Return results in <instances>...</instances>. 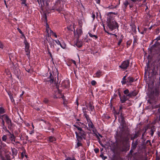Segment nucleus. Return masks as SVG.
Masks as SVG:
<instances>
[{"label": "nucleus", "instance_id": "nucleus-5", "mask_svg": "<svg viewBox=\"0 0 160 160\" xmlns=\"http://www.w3.org/2000/svg\"><path fill=\"white\" fill-rule=\"evenodd\" d=\"M123 93L125 95H127L129 98H132L133 97L136 96L138 92L136 90L129 92V90L127 89L123 91Z\"/></svg>", "mask_w": 160, "mask_h": 160}, {"label": "nucleus", "instance_id": "nucleus-24", "mask_svg": "<svg viewBox=\"0 0 160 160\" xmlns=\"http://www.w3.org/2000/svg\"><path fill=\"white\" fill-rule=\"evenodd\" d=\"M49 35H52L54 36L56 38H57L58 37V36L56 35V33L55 32H53L52 30H50V34Z\"/></svg>", "mask_w": 160, "mask_h": 160}, {"label": "nucleus", "instance_id": "nucleus-20", "mask_svg": "<svg viewBox=\"0 0 160 160\" xmlns=\"http://www.w3.org/2000/svg\"><path fill=\"white\" fill-rule=\"evenodd\" d=\"M48 140L50 142H55L56 140V139L53 137L50 136L49 137Z\"/></svg>", "mask_w": 160, "mask_h": 160}, {"label": "nucleus", "instance_id": "nucleus-19", "mask_svg": "<svg viewBox=\"0 0 160 160\" xmlns=\"http://www.w3.org/2000/svg\"><path fill=\"white\" fill-rule=\"evenodd\" d=\"M0 119H1L2 120V122L1 124H2V127L4 129H6V127L5 125V122L4 120L2 117V115L0 116Z\"/></svg>", "mask_w": 160, "mask_h": 160}, {"label": "nucleus", "instance_id": "nucleus-58", "mask_svg": "<svg viewBox=\"0 0 160 160\" xmlns=\"http://www.w3.org/2000/svg\"><path fill=\"white\" fill-rule=\"evenodd\" d=\"M96 83V82L95 81H92L91 82V84L93 85H95Z\"/></svg>", "mask_w": 160, "mask_h": 160}, {"label": "nucleus", "instance_id": "nucleus-53", "mask_svg": "<svg viewBox=\"0 0 160 160\" xmlns=\"http://www.w3.org/2000/svg\"><path fill=\"white\" fill-rule=\"evenodd\" d=\"M101 158H102L103 160H105L107 158L106 157H104V156L102 154H101Z\"/></svg>", "mask_w": 160, "mask_h": 160}, {"label": "nucleus", "instance_id": "nucleus-6", "mask_svg": "<svg viewBox=\"0 0 160 160\" xmlns=\"http://www.w3.org/2000/svg\"><path fill=\"white\" fill-rule=\"evenodd\" d=\"M130 64L129 60H127L122 62L120 65L119 66V68L123 71L126 70L129 66Z\"/></svg>", "mask_w": 160, "mask_h": 160}, {"label": "nucleus", "instance_id": "nucleus-43", "mask_svg": "<svg viewBox=\"0 0 160 160\" xmlns=\"http://www.w3.org/2000/svg\"><path fill=\"white\" fill-rule=\"evenodd\" d=\"M132 41L131 40H128L127 41V44L128 45L130 46L132 43Z\"/></svg>", "mask_w": 160, "mask_h": 160}, {"label": "nucleus", "instance_id": "nucleus-63", "mask_svg": "<svg viewBox=\"0 0 160 160\" xmlns=\"http://www.w3.org/2000/svg\"><path fill=\"white\" fill-rule=\"evenodd\" d=\"M100 73H99V72H97V73H96V75H97L98 77H99V76H100Z\"/></svg>", "mask_w": 160, "mask_h": 160}, {"label": "nucleus", "instance_id": "nucleus-14", "mask_svg": "<svg viewBox=\"0 0 160 160\" xmlns=\"http://www.w3.org/2000/svg\"><path fill=\"white\" fill-rule=\"evenodd\" d=\"M69 85V82L68 80H65L62 83V86L65 88H68Z\"/></svg>", "mask_w": 160, "mask_h": 160}, {"label": "nucleus", "instance_id": "nucleus-50", "mask_svg": "<svg viewBox=\"0 0 160 160\" xmlns=\"http://www.w3.org/2000/svg\"><path fill=\"white\" fill-rule=\"evenodd\" d=\"M1 146L3 147H6V145L4 143L1 142Z\"/></svg>", "mask_w": 160, "mask_h": 160}, {"label": "nucleus", "instance_id": "nucleus-44", "mask_svg": "<svg viewBox=\"0 0 160 160\" xmlns=\"http://www.w3.org/2000/svg\"><path fill=\"white\" fill-rule=\"evenodd\" d=\"M81 145H82L81 143L79 142H78L77 143V145L76 146V147L78 148V147L81 146Z\"/></svg>", "mask_w": 160, "mask_h": 160}, {"label": "nucleus", "instance_id": "nucleus-1", "mask_svg": "<svg viewBox=\"0 0 160 160\" xmlns=\"http://www.w3.org/2000/svg\"><path fill=\"white\" fill-rule=\"evenodd\" d=\"M120 132L121 134L118 140L119 144L121 145L120 149L122 152H126L129 150L130 148V146L127 143L128 140V133L125 132L124 129L121 130Z\"/></svg>", "mask_w": 160, "mask_h": 160}, {"label": "nucleus", "instance_id": "nucleus-64", "mask_svg": "<svg viewBox=\"0 0 160 160\" xmlns=\"http://www.w3.org/2000/svg\"><path fill=\"white\" fill-rule=\"evenodd\" d=\"M49 28V26L47 24L46 25V29H48Z\"/></svg>", "mask_w": 160, "mask_h": 160}, {"label": "nucleus", "instance_id": "nucleus-28", "mask_svg": "<svg viewBox=\"0 0 160 160\" xmlns=\"http://www.w3.org/2000/svg\"><path fill=\"white\" fill-rule=\"evenodd\" d=\"M117 8V5H116V6L111 5V6H109L108 7V8L110 9H113L114 8Z\"/></svg>", "mask_w": 160, "mask_h": 160}, {"label": "nucleus", "instance_id": "nucleus-12", "mask_svg": "<svg viewBox=\"0 0 160 160\" xmlns=\"http://www.w3.org/2000/svg\"><path fill=\"white\" fill-rule=\"evenodd\" d=\"M54 41L58 45H60L62 48L64 49L66 48V45L64 42H63L61 43L58 39L54 40Z\"/></svg>", "mask_w": 160, "mask_h": 160}, {"label": "nucleus", "instance_id": "nucleus-33", "mask_svg": "<svg viewBox=\"0 0 160 160\" xmlns=\"http://www.w3.org/2000/svg\"><path fill=\"white\" fill-rule=\"evenodd\" d=\"M5 112L4 109L2 107H0V114H3Z\"/></svg>", "mask_w": 160, "mask_h": 160}, {"label": "nucleus", "instance_id": "nucleus-10", "mask_svg": "<svg viewBox=\"0 0 160 160\" xmlns=\"http://www.w3.org/2000/svg\"><path fill=\"white\" fill-rule=\"evenodd\" d=\"M75 134H76L77 139L78 141H79L82 138V137L84 135L85 132L82 130L80 131L79 132H75Z\"/></svg>", "mask_w": 160, "mask_h": 160}, {"label": "nucleus", "instance_id": "nucleus-34", "mask_svg": "<svg viewBox=\"0 0 160 160\" xmlns=\"http://www.w3.org/2000/svg\"><path fill=\"white\" fill-rule=\"evenodd\" d=\"M2 139L3 141L4 142H6L7 139V137L6 135H3L2 137Z\"/></svg>", "mask_w": 160, "mask_h": 160}, {"label": "nucleus", "instance_id": "nucleus-62", "mask_svg": "<svg viewBox=\"0 0 160 160\" xmlns=\"http://www.w3.org/2000/svg\"><path fill=\"white\" fill-rule=\"evenodd\" d=\"M118 94L119 95V97L120 98L121 97L120 92L119 91H118Z\"/></svg>", "mask_w": 160, "mask_h": 160}, {"label": "nucleus", "instance_id": "nucleus-22", "mask_svg": "<svg viewBox=\"0 0 160 160\" xmlns=\"http://www.w3.org/2000/svg\"><path fill=\"white\" fill-rule=\"evenodd\" d=\"M10 135V138L11 139L12 141H13L14 142H15V137L14 136L13 134L11 133Z\"/></svg>", "mask_w": 160, "mask_h": 160}, {"label": "nucleus", "instance_id": "nucleus-30", "mask_svg": "<svg viewBox=\"0 0 160 160\" xmlns=\"http://www.w3.org/2000/svg\"><path fill=\"white\" fill-rule=\"evenodd\" d=\"M148 143H149V144L150 145H151V142H150V140H147L146 141V142H144V143H143V145L146 146L147 145Z\"/></svg>", "mask_w": 160, "mask_h": 160}, {"label": "nucleus", "instance_id": "nucleus-59", "mask_svg": "<svg viewBox=\"0 0 160 160\" xmlns=\"http://www.w3.org/2000/svg\"><path fill=\"white\" fill-rule=\"evenodd\" d=\"M3 48V45L2 42L0 41V48L2 49Z\"/></svg>", "mask_w": 160, "mask_h": 160}, {"label": "nucleus", "instance_id": "nucleus-37", "mask_svg": "<svg viewBox=\"0 0 160 160\" xmlns=\"http://www.w3.org/2000/svg\"><path fill=\"white\" fill-rule=\"evenodd\" d=\"M8 94L9 95L10 98L11 100V102H14V99L13 97L12 96V95L10 94Z\"/></svg>", "mask_w": 160, "mask_h": 160}, {"label": "nucleus", "instance_id": "nucleus-35", "mask_svg": "<svg viewBox=\"0 0 160 160\" xmlns=\"http://www.w3.org/2000/svg\"><path fill=\"white\" fill-rule=\"evenodd\" d=\"M76 46L78 47H80L82 46V43L81 42H77L76 43Z\"/></svg>", "mask_w": 160, "mask_h": 160}, {"label": "nucleus", "instance_id": "nucleus-23", "mask_svg": "<svg viewBox=\"0 0 160 160\" xmlns=\"http://www.w3.org/2000/svg\"><path fill=\"white\" fill-rule=\"evenodd\" d=\"M155 131V129L154 128V127L151 128V135L152 136H153L154 134V133Z\"/></svg>", "mask_w": 160, "mask_h": 160}, {"label": "nucleus", "instance_id": "nucleus-17", "mask_svg": "<svg viewBox=\"0 0 160 160\" xmlns=\"http://www.w3.org/2000/svg\"><path fill=\"white\" fill-rule=\"evenodd\" d=\"M87 109L91 111H92L94 108V107L91 103H88V105L87 106Z\"/></svg>", "mask_w": 160, "mask_h": 160}, {"label": "nucleus", "instance_id": "nucleus-11", "mask_svg": "<svg viewBox=\"0 0 160 160\" xmlns=\"http://www.w3.org/2000/svg\"><path fill=\"white\" fill-rule=\"evenodd\" d=\"M157 68H156L154 66L152 67V69L151 68L148 64L147 70H148V72L149 73H152V75H153L157 74Z\"/></svg>", "mask_w": 160, "mask_h": 160}, {"label": "nucleus", "instance_id": "nucleus-32", "mask_svg": "<svg viewBox=\"0 0 160 160\" xmlns=\"http://www.w3.org/2000/svg\"><path fill=\"white\" fill-rule=\"evenodd\" d=\"M25 44V48H29V44L28 43V42L26 41H25L24 42Z\"/></svg>", "mask_w": 160, "mask_h": 160}, {"label": "nucleus", "instance_id": "nucleus-57", "mask_svg": "<svg viewBox=\"0 0 160 160\" xmlns=\"http://www.w3.org/2000/svg\"><path fill=\"white\" fill-rule=\"evenodd\" d=\"M30 134H32L34 133V129H32V131H29V132Z\"/></svg>", "mask_w": 160, "mask_h": 160}, {"label": "nucleus", "instance_id": "nucleus-26", "mask_svg": "<svg viewBox=\"0 0 160 160\" xmlns=\"http://www.w3.org/2000/svg\"><path fill=\"white\" fill-rule=\"evenodd\" d=\"M122 105H121L119 106V112H120V115L119 116H122Z\"/></svg>", "mask_w": 160, "mask_h": 160}, {"label": "nucleus", "instance_id": "nucleus-61", "mask_svg": "<svg viewBox=\"0 0 160 160\" xmlns=\"http://www.w3.org/2000/svg\"><path fill=\"white\" fill-rule=\"evenodd\" d=\"M43 101L45 103H47L48 102V100L47 99H45Z\"/></svg>", "mask_w": 160, "mask_h": 160}, {"label": "nucleus", "instance_id": "nucleus-18", "mask_svg": "<svg viewBox=\"0 0 160 160\" xmlns=\"http://www.w3.org/2000/svg\"><path fill=\"white\" fill-rule=\"evenodd\" d=\"M121 118V125L122 126V128H123L124 125L126 124V122L125 121L124 118L123 117L122 115V116H119Z\"/></svg>", "mask_w": 160, "mask_h": 160}, {"label": "nucleus", "instance_id": "nucleus-9", "mask_svg": "<svg viewBox=\"0 0 160 160\" xmlns=\"http://www.w3.org/2000/svg\"><path fill=\"white\" fill-rule=\"evenodd\" d=\"M85 117L87 120V122L89 129L91 131H92L94 132V126L92 124V122L91 121L88 116L87 115H85Z\"/></svg>", "mask_w": 160, "mask_h": 160}, {"label": "nucleus", "instance_id": "nucleus-60", "mask_svg": "<svg viewBox=\"0 0 160 160\" xmlns=\"http://www.w3.org/2000/svg\"><path fill=\"white\" fill-rule=\"evenodd\" d=\"M92 18H93L92 20H93L94 19L95 17V15L94 14H93L92 15Z\"/></svg>", "mask_w": 160, "mask_h": 160}, {"label": "nucleus", "instance_id": "nucleus-46", "mask_svg": "<svg viewBox=\"0 0 160 160\" xmlns=\"http://www.w3.org/2000/svg\"><path fill=\"white\" fill-rule=\"evenodd\" d=\"M37 1L39 4L40 3L42 4V3H44V0H37Z\"/></svg>", "mask_w": 160, "mask_h": 160}, {"label": "nucleus", "instance_id": "nucleus-8", "mask_svg": "<svg viewBox=\"0 0 160 160\" xmlns=\"http://www.w3.org/2000/svg\"><path fill=\"white\" fill-rule=\"evenodd\" d=\"M2 117L4 119V120H5L6 122L8 125V128H9L10 127L12 126V121L9 118V117L6 114L2 115Z\"/></svg>", "mask_w": 160, "mask_h": 160}, {"label": "nucleus", "instance_id": "nucleus-16", "mask_svg": "<svg viewBox=\"0 0 160 160\" xmlns=\"http://www.w3.org/2000/svg\"><path fill=\"white\" fill-rule=\"evenodd\" d=\"M138 144V140H136L135 142L133 141L132 144L131 148L132 149H135Z\"/></svg>", "mask_w": 160, "mask_h": 160}, {"label": "nucleus", "instance_id": "nucleus-29", "mask_svg": "<svg viewBox=\"0 0 160 160\" xmlns=\"http://www.w3.org/2000/svg\"><path fill=\"white\" fill-rule=\"evenodd\" d=\"M132 30L133 31V32H135V33H136V27L135 25H134L132 26Z\"/></svg>", "mask_w": 160, "mask_h": 160}, {"label": "nucleus", "instance_id": "nucleus-47", "mask_svg": "<svg viewBox=\"0 0 160 160\" xmlns=\"http://www.w3.org/2000/svg\"><path fill=\"white\" fill-rule=\"evenodd\" d=\"M122 41V38H120L119 40V41L118 42V46H120Z\"/></svg>", "mask_w": 160, "mask_h": 160}, {"label": "nucleus", "instance_id": "nucleus-40", "mask_svg": "<svg viewBox=\"0 0 160 160\" xmlns=\"http://www.w3.org/2000/svg\"><path fill=\"white\" fill-rule=\"evenodd\" d=\"M73 126L74 127H76L77 128V129L78 130L79 132L80 131H81L82 130V129L81 128L78 127L75 125H74Z\"/></svg>", "mask_w": 160, "mask_h": 160}, {"label": "nucleus", "instance_id": "nucleus-45", "mask_svg": "<svg viewBox=\"0 0 160 160\" xmlns=\"http://www.w3.org/2000/svg\"><path fill=\"white\" fill-rule=\"evenodd\" d=\"M146 130H145V131L142 134V137H141V139H144V136L145 135V133L146 132Z\"/></svg>", "mask_w": 160, "mask_h": 160}, {"label": "nucleus", "instance_id": "nucleus-27", "mask_svg": "<svg viewBox=\"0 0 160 160\" xmlns=\"http://www.w3.org/2000/svg\"><path fill=\"white\" fill-rule=\"evenodd\" d=\"M118 31H117V30H115L113 32L114 34H112V33H108L110 35H112L116 37H117V35L116 34L117 32H118Z\"/></svg>", "mask_w": 160, "mask_h": 160}, {"label": "nucleus", "instance_id": "nucleus-4", "mask_svg": "<svg viewBox=\"0 0 160 160\" xmlns=\"http://www.w3.org/2000/svg\"><path fill=\"white\" fill-rule=\"evenodd\" d=\"M126 78L127 74L124 76L122 78V80L121 81L122 84L123 85L126 84L127 83H128L127 84V85L128 86L132 85V83L134 81L135 78L130 76L128 77L127 78Z\"/></svg>", "mask_w": 160, "mask_h": 160}, {"label": "nucleus", "instance_id": "nucleus-7", "mask_svg": "<svg viewBox=\"0 0 160 160\" xmlns=\"http://www.w3.org/2000/svg\"><path fill=\"white\" fill-rule=\"evenodd\" d=\"M82 33V28H77L76 31L74 30V35L75 38L78 39L81 36Z\"/></svg>", "mask_w": 160, "mask_h": 160}, {"label": "nucleus", "instance_id": "nucleus-54", "mask_svg": "<svg viewBox=\"0 0 160 160\" xmlns=\"http://www.w3.org/2000/svg\"><path fill=\"white\" fill-rule=\"evenodd\" d=\"M0 160H7L5 158L2 156H0Z\"/></svg>", "mask_w": 160, "mask_h": 160}, {"label": "nucleus", "instance_id": "nucleus-25", "mask_svg": "<svg viewBox=\"0 0 160 160\" xmlns=\"http://www.w3.org/2000/svg\"><path fill=\"white\" fill-rule=\"evenodd\" d=\"M48 81L50 82L51 83H52L53 82V80L52 78V76L51 74H50V78H48Z\"/></svg>", "mask_w": 160, "mask_h": 160}, {"label": "nucleus", "instance_id": "nucleus-2", "mask_svg": "<svg viewBox=\"0 0 160 160\" xmlns=\"http://www.w3.org/2000/svg\"><path fill=\"white\" fill-rule=\"evenodd\" d=\"M66 0H58L52 7V9L55 10L59 12L63 11L64 5L65 4Z\"/></svg>", "mask_w": 160, "mask_h": 160}, {"label": "nucleus", "instance_id": "nucleus-52", "mask_svg": "<svg viewBox=\"0 0 160 160\" xmlns=\"http://www.w3.org/2000/svg\"><path fill=\"white\" fill-rule=\"evenodd\" d=\"M147 0H144L143 1V4L145 6H146L147 5V3L146 2Z\"/></svg>", "mask_w": 160, "mask_h": 160}, {"label": "nucleus", "instance_id": "nucleus-49", "mask_svg": "<svg viewBox=\"0 0 160 160\" xmlns=\"http://www.w3.org/2000/svg\"><path fill=\"white\" fill-rule=\"evenodd\" d=\"M134 40H133V44L137 42V39L136 37H135L134 36H133Z\"/></svg>", "mask_w": 160, "mask_h": 160}, {"label": "nucleus", "instance_id": "nucleus-56", "mask_svg": "<svg viewBox=\"0 0 160 160\" xmlns=\"http://www.w3.org/2000/svg\"><path fill=\"white\" fill-rule=\"evenodd\" d=\"M133 150H134V149H132V148H131V149L130 150V152H129V154L131 155H132V153L133 152Z\"/></svg>", "mask_w": 160, "mask_h": 160}, {"label": "nucleus", "instance_id": "nucleus-48", "mask_svg": "<svg viewBox=\"0 0 160 160\" xmlns=\"http://www.w3.org/2000/svg\"><path fill=\"white\" fill-rule=\"evenodd\" d=\"M129 7L130 9L132 10V8L133 7V4L132 3H131V4L129 3Z\"/></svg>", "mask_w": 160, "mask_h": 160}, {"label": "nucleus", "instance_id": "nucleus-55", "mask_svg": "<svg viewBox=\"0 0 160 160\" xmlns=\"http://www.w3.org/2000/svg\"><path fill=\"white\" fill-rule=\"evenodd\" d=\"M88 34H89V36L91 37H96V36L95 35H92L91 33H88Z\"/></svg>", "mask_w": 160, "mask_h": 160}, {"label": "nucleus", "instance_id": "nucleus-39", "mask_svg": "<svg viewBox=\"0 0 160 160\" xmlns=\"http://www.w3.org/2000/svg\"><path fill=\"white\" fill-rule=\"evenodd\" d=\"M50 30H51L50 28L46 29V31L47 32L48 35L49 36L50 34Z\"/></svg>", "mask_w": 160, "mask_h": 160}, {"label": "nucleus", "instance_id": "nucleus-51", "mask_svg": "<svg viewBox=\"0 0 160 160\" xmlns=\"http://www.w3.org/2000/svg\"><path fill=\"white\" fill-rule=\"evenodd\" d=\"M94 151L96 153H97L99 152V149L98 148H95L94 149Z\"/></svg>", "mask_w": 160, "mask_h": 160}, {"label": "nucleus", "instance_id": "nucleus-31", "mask_svg": "<svg viewBox=\"0 0 160 160\" xmlns=\"http://www.w3.org/2000/svg\"><path fill=\"white\" fill-rule=\"evenodd\" d=\"M79 27L78 28H82V21L79 20L78 22Z\"/></svg>", "mask_w": 160, "mask_h": 160}, {"label": "nucleus", "instance_id": "nucleus-38", "mask_svg": "<svg viewBox=\"0 0 160 160\" xmlns=\"http://www.w3.org/2000/svg\"><path fill=\"white\" fill-rule=\"evenodd\" d=\"M142 0H130L134 3L137 2H139L142 1Z\"/></svg>", "mask_w": 160, "mask_h": 160}, {"label": "nucleus", "instance_id": "nucleus-41", "mask_svg": "<svg viewBox=\"0 0 160 160\" xmlns=\"http://www.w3.org/2000/svg\"><path fill=\"white\" fill-rule=\"evenodd\" d=\"M22 2L21 4H24L25 6H27V4L26 3V0H21Z\"/></svg>", "mask_w": 160, "mask_h": 160}, {"label": "nucleus", "instance_id": "nucleus-36", "mask_svg": "<svg viewBox=\"0 0 160 160\" xmlns=\"http://www.w3.org/2000/svg\"><path fill=\"white\" fill-rule=\"evenodd\" d=\"M113 114L114 115H118L119 114H120V112H119V111L117 112L116 110H115V109L113 110Z\"/></svg>", "mask_w": 160, "mask_h": 160}, {"label": "nucleus", "instance_id": "nucleus-13", "mask_svg": "<svg viewBox=\"0 0 160 160\" xmlns=\"http://www.w3.org/2000/svg\"><path fill=\"white\" fill-rule=\"evenodd\" d=\"M120 101L122 103H124L127 100H128L129 98L127 95H124L122 96L120 98Z\"/></svg>", "mask_w": 160, "mask_h": 160}, {"label": "nucleus", "instance_id": "nucleus-42", "mask_svg": "<svg viewBox=\"0 0 160 160\" xmlns=\"http://www.w3.org/2000/svg\"><path fill=\"white\" fill-rule=\"evenodd\" d=\"M111 14H114L115 15H117V12H109L108 13V15H110Z\"/></svg>", "mask_w": 160, "mask_h": 160}, {"label": "nucleus", "instance_id": "nucleus-21", "mask_svg": "<svg viewBox=\"0 0 160 160\" xmlns=\"http://www.w3.org/2000/svg\"><path fill=\"white\" fill-rule=\"evenodd\" d=\"M138 137V134L137 133H135L134 135L133 136H131V140H134L137 138Z\"/></svg>", "mask_w": 160, "mask_h": 160}, {"label": "nucleus", "instance_id": "nucleus-15", "mask_svg": "<svg viewBox=\"0 0 160 160\" xmlns=\"http://www.w3.org/2000/svg\"><path fill=\"white\" fill-rule=\"evenodd\" d=\"M129 2L128 0H126L123 3L122 6L124 11H126L127 6L129 5Z\"/></svg>", "mask_w": 160, "mask_h": 160}, {"label": "nucleus", "instance_id": "nucleus-3", "mask_svg": "<svg viewBox=\"0 0 160 160\" xmlns=\"http://www.w3.org/2000/svg\"><path fill=\"white\" fill-rule=\"evenodd\" d=\"M107 26L109 30L112 31L114 30L118 31V27L117 22L113 19H108L107 20Z\"/></svg>", "mask_w": 160, "mask_h": 160}]
</instances>
